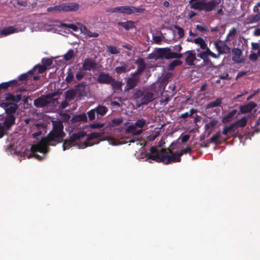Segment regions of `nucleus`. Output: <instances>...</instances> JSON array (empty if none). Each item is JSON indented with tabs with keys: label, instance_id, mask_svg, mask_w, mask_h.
<instances>
[{
	"label": "nucleus",
	"instance_id": "obj_14",
	"mask_svg": "<svg viewBox=\"0 0 260 260\" xmlns=\"http://www.w3.org/2000/svg\"><path fill=\"white\" fill-rule=\"evenodd\" d=\"M165 151V149H162L160 151H158V150L154 146H152L150 148V153H147L145 155V157L148 160H154L156 162H157L156 159H154L153 157L155 156H158L160 158V156L162 155L164 152Z\"/></svg>",
	"mask_w": 260,
	"mask_h": 260
},
{
	"label": "nucleus",
	"instance_id": "obj_55",
	"mask_svg": "<svg viewBox=\"0 0 260 260\" xmlns=\"http://www.w3.org/2000/svg\"><path fill=\"white\" fill-rule=\"evenodd\" d=\"M182 50V47L180 45H176L173 47V50L171 49V51L174 53H178L180 52Z\"/></svg>",
	"mask_w": 260,
	"mask_h": 260
},
{
	"label": "nucleus",
	"instance_id": "obj_11",
	"mask_svg": "<svg viewBox=\"0 0 260 260\" xmlns=\"http://www.w3.org/2000/svg\"><path fill=\"white\" fill-rule=\"evenodd\" d=\"M101 136V134L100 133H92L89 134L87 137L86 141L84 143L81 144V146H80V148H84L88 146H91L94 144H97L99 143V142H91L90 141L98 139Z\"/></svg>",
	"mask_w": 260,
	"mask_h": 260
},
{
	"label": "nucleus",
	"instance_id": "obj_22",
	"mask_svg": "<svg viewBox=\"0 0 260 260\" xmlns=\"http://www.w3.org/2000/svg\"><path fill=\"white\" fill-rule=\"evenodd\" d=\"M19 85L18 82L17 80L16 79L12 80L6 82H3L0 84V92L2 90H6L9 87H16Z\"/></svg>",
	"mask_w": 260,
	"mask_h": 260
},
{
	"label": "nucleus",
	"instance_id": "obj_48",
	"mask_svg": "<svg viewBox=\"0 0 260 260\" xmlns=\"http://www.w3.org/2000/svg\"><path fill=\"white\" fill-rule=\"evenodd\" d=\"M145 68H142L140 67H138L137 69L135 72L131 74V76H134L135 77H138V76L141 74V73L145 70Z\"/></svg>",
	"mask_w": 260,
	"mask_h": 260
},
{
	"label": "nucleus",
	"instance_id": "obj_63",
	"mask_svg": "<svg viewBox=\"0 0 260 260\" xmlns=\"http://www.w3.org/2000/svg\"><path fill=\"white\" fill-rule=\"evenodd\" d=\"M189 135H183L182 137H181V141L183 142V143H185L187 141H188V140H189Z\"/></svg>",
	"mask_w": 260,
	"mask_h": 260
},
{
	"label": "nucleus",
	"instance_id": "obj_64",
	"mask_svg": "<svg viewBox=\"0 0 260 260\" xmlns=\"http://www.w3.org/2000/svg\"><path fill=\"white\" fill-rule=\"evenodd\" d=\"M252 48L253 50L259 49L260 47V45L258 43H251Z\"/></svg>",
	"mask_w": 260,
	"mask_h": 260
},
{
	"label": "nucleus",
	"instance_id": "obj_31",
	"mask_svg": "<svg viewBox=\"0 0 260 260\" xmlns=\"http://www.w3.org/2000/svg\"><path fill=\"white\" fill-rule=\"evenodd\" d=\"M129 71L128 69V65L125 63H123L121 66L117 67L115 68L114 71L118 75L124 74Z\"/></svg>",
	"mask_w": 260,
	"mask_h": 260
},
{
	"label": "nucleus",
	"instance_id": "obj_58",
	"mask_svg": "<svg viewBox=\"0 0 260 260\" xmlns=\"http://www.w3.org/2000/svg\"><path fill=\"white\" fill-rule=\"evenodd\" d=\"M258 54H256L255 53H252L250 54L249 58L250 60L252 61H255L258 59Z\"/></svg>",
	"mask_w": 260,
	"mask_h": 260
},
{
	"label": "nucleus",
	"instance_id": "obj_30",
	"mask_svg": "<svg viewBox=\"0 0 260 260\" xmlns=\"http://www.w3.org/2000/svg\"><path fill=\"white\" fill-rule=\"evenodd\" d=\"M16 29L13 26L4 27L0 31L1 36H7L17 32Z\"/></svg>",
	"mask_w": 260,
	"mask_h": 260
},
{
	"label": "nucleus",
	"instance_id": "obj_1",
	"mask_svg": "<svg viewBox=\"0 0 260 260\" xmlns=\"http://www.w3.org/2000/svg\"><path fill=\"white\" fill-rule=\"evenodd\" d=\"M63 125L60 121L53 122V128L46 137L42 138L41 141L36 145H33L30 151L26 150L24 152V156L27 158L35 157L39 160H41L43 157L36 154L37 152H42L44 154L49 151V146H55L57 143L62 141L66 136L63 131Z\"/></svg>",
	"mask_w": 260,
	"mask_h": 260
},
{
	"label": "nucleus",
	"instance_id": "obj_40",
	"mask_svg": "<svg viewBox=\"0 0 260 260\" xmlns=\"http://www.w3.org/2000/svg\"><path fill=\"white\" fill-rule=\"evenodd\" d=\"M84 71L81 68L79 69V71L76 74L75 77L76 82L81 80L84 77L85 73Z\"/></svg>",
	"mask_w": 260,
	"mask_h": 260
},
{
	"label": "nucleus",
	"instance_id": "obj_25",
	"mask_svg": "<svg viewBox=\"0 0 260 260\" xmlns=\"http://www.w3.org/2000/svg\"><path fill=\"white\" fill-rule=\"evenodd\" d=\"M233 60L237 63H242L244 62L243 59H241L240 57L242 55V51L239 48H234L233 49Z\"/></svg>",
	"mask_w": 260,
	"mask_h": 260
},
{
	"label": "nucleus",
	"instance_id": "obj_27",
	"mask_svg": "<svg viewBox=\"0 0 260 260\" xmlns=\"http://www.w3.org/2000/svg\"><path fill=\"white\" fill-rule=\"evenodd\" d=\"M109 85L111 86L112 89L114 91H119L122 90V81L117 80L113 78Z\"/></svg>",
	"mask_w": 260,
	"mask_h": 260
},
{
	"label": "nucleus",
	"instance_id": "obj_53",
	"mask_svg": "<svg viewBox=\"0 0 260 260\" xmlns=\"http://www.w3.org/2000/svg\"><path fill=\"white\" fill-rule=\"evenodd\" d=\"M85 35L89 38H96L99 36V34L97 32H92L88 29Z\"/></svg>",
	"mask_w": 260,
	"mask_h": 260
},
{
	"label": "nucleus",
	"instance_id": "obj_36",
	"mask_svg": "<svg viewBox=\"0 0 260 260\" xmlns=\"http://www.w3.org/2000/svg\"><path fill=\"white\" fill-rule=\"evenodd\" d=\"M221 137V134L220 132H218L209 139L210 142L213 143L215 144H220L221 141H219V139Z\"/></svg>",
	"mask_w": 260,
	"mask_h": 260
},
{
	"label": "nucleus",
	"instance_id": "obj_23",
	"mask_svg": "<svg viewBox=\"0 0 260 260\" xmlns=\"http://www.w3.org/2000/svg\"><path fill=\"white\" fill-rule=\"evenodd\" d=\"M134 124L128 125L125 129V133L127 134H131L133 136L140 135L143 132V129H137Z\"/></svg>",
	"mask_w": 260,
	"mask_h": 260
},
{
	"label": "nucleus",
	"instance_id": "obj_33",
	"mask_svg": "<svg viewBox=\"0 0 260 260\" xmlns=\"http://www.w3.org/2000/svg\"><path fill=\"white\" fill-rule=\"evenodd\" d=\"M222 103V99L217 98L215 101L211 102L207 105V109L213 108L220 106Z\"/></svg>",
	"mask_w": 260,
	"mask_h": 260
},
{
	"label": "nucleus",
	"instance_id": "obj_35",
	"mask_svg": "<svg viewBox=\"0 0 260 260\" xmlns=\"http://www.w3.org/2000/svg\"><path fill=\"white\" fill-rule=\"evenodd\" d=\"M193 42L198 44L200 46V48L205 50L207 48V44L205 42V40L201 37H198L195 39L193 41Z\"/></svg>",
	"mask_w": 260,
	"mask_h": 260
},
{
	"label": "nucleus",
	"instance_id": "obj_44",
	"mask_svg": "<svg viewBox=\"0 0 260 260\" xmlns=\"http://www.w3.org/2000/svg\"><path fill=\"white\" fill-rule=\"evenodd\" d=\"M95 114L96 112L95 111L94 108L91 109L87 112V115L89 120L92 121L94 120L95 118Z\"/></svg>",
	"mask_w": 260,
	"mask_h": 260
},
{
	"label": "nucleus",
	"instance_id": "obj_41",
	"mask_svg": "<svg viewBox=\"0 0 260 260\" xmlns=\"http://www.w3.org/2000/svg\"><path fill=\"white\" fill-rule=\"evenodd\" d=\"M107 50L112 54H118L120 53V50L114 46L109 45L107 46Z\"/></svg>",
	"mask_w": 260,
	"mask_h": 260
},
{
	"label": "nucleus",
	"instance_id": "obj_3",
	"mask_svg": "<svg viewBox=\"0 0 260 260\" xmlns=\"http://www.w3.org/2000/svg\"><path fill=\"white\" fill-rule=\"evenodd\" d=\"M133 99L136 106L140 108L152 102L155 99V95L148 89L137 88L133 94Z\"/></svg>",
	"mask_w": 260,
	"mask_h": 260
},
{
	"label": "nucleus",
	"instance_id": "obj_8",
	"mask_svg": "<svg viewBox=\"0 0 260 260\" xmlns=\"http://www.w3.org/2000/svg\"><path fill=\"white\" fill-rule=\"evenodd\" d=\"M86 136V134L83 131H80L77 133L73 134L69 139L65 140L62 145L63 150L65 151L72 146L76 145L75 142L84 138Z\"/></svg>",
	"mask_w": 260,
	"mask_h": 260
},
{
	"label": "nucleus",
	"instance_id": "obj_12",
	"mask_svg": "<svg viewBox=\"0 0 260 260\" xmlns=\"http://www.w3.org/2000/svg\"><path fill=\"white\" fill-rule=\"evenodd\" d=\"M0 107L5 110L7 115H14L18 109V105L16 104L9 102L1 103Z\"/></svg>",
	"mask_w": 260,
	"mask_h": 260
},
{
	"label": "nucleus",
	"instance_id": "obj_4",
	"mask_svg": "<svg viewBox=\"0 0 260 260\" xmlns=\"http://www.w3.org/2000/svg\"><path fill=\"white\" fill-rule=\"evenodd\" d=\"M181 53H176L171 51L170 48H158L155 52L149 54L147 58L149 59L157 60L158 59L181 58Z\"/></svg>",
	"mask_w": 260,
	"mask_h": 260
},
{
	"label": "nucleus",
	"instance_id": "obj_61",
	"mask_svg": "<svg viewBox=\"0 0 260 260\" xmlns=\"http://www.w3.org/2000/svg\"><path fill=\"white\" fill-rule=\"evenodd\" d=\"M197 15L198 14L197 13H196L192 11H190L188 13L187 16L189 19H191L192 18H193L194 16H197Z\"/></svg>",
	"mask_w": 260,
	"mask_h": 260
},
{
	"label": "nucleus",
	"instance_id": "obj_60",
	"mask_svg": "<svg viewBox=\"0 0 260 260\" xmlns=\"http://www.w3.org/2000/svg\"><path fill=\"white\" fill-rule=\"evenodd\" d=\"M217 120L213 119L211 120L208 123H207V125H209L210 127H213L217 124Z\"/></svg>",
	"mask_w": 260,
	"mask_h": 260
},
{
	"label": "nucleus",
	"instance_id": "obj_39",
	"mask_svg": "<svg viewBox=\"0 0 260 260\" xmlns=\"http://www.w3.org/2000/svg\"><path fill=\"white\" fill-rule=\"evenodd\" d=\"M134 124V125H135L137 127V128H139V129H142L143 127L146 125V120L143 118L138 119Z\"/></svg>",
	"mask_w": 260,
	"mask_h": 260
},
{
	"label": "nucleus",
	"instance_id": "obj_34",
	"mask_svg": "<svg viewBox=\"0 0 260 260\" xmlns=\"http://www.w3.org/2000/svg\"><path fill=\"white\" fill-rule=\"evenodd\" d=\"M33 75V70H30L26 73L22 74L18 77L20 81H27L29 80Z\"/></svg>",
	"mask_w": 260,
	"mask_h": 260
},
{
	"label": "nucleus",
	"instance_id": "obj_52",
	"mask_svg": "<svg viewBox=\"0 0 260 260\" xmlns=\"http://www.w3.org/2000/svg\"><path fill=\"white\" fill-rule=\"evenodd\" d=\"M260 20V15L256 14L255 15H252L250 18V22L253 23L256 22Z\"/></svg>",
	"mask_w": 260,
	"mask_h": 260
},
{
	"label": "nucleus",
	"instance_id": "obj_10",
	"mask_svg": "<svg viewBox=\"0 0 260 260\" xmlns=\"http://www.w3.org/2000/svg\"><path fill=\"white\" fill-rule=\"evenodd\" d=\"M225 40L222 41L217 40L214 42V46L218 52L219 56L223 54H229L231 52V48L226 45Z\"/></svg>",
	"mask_w": 260,
	"mask_h": 260
},
{
	"label": "nucleus",
	"instance_id": "obj_56",
	"mask_svg": "<svg viewBox=\"0 0 260 260\" xmlns=\"http://www.w3.org/2000/svg\"><path fill=\"white\" fill-rule=\"evenodd\" d=\"M104 123H92L90 124V127L91 128H102L104 126Z\"/></svg>",
	"mask_w": 260,
	"mask_h": 260
},
{
	"label": "nucleus",
	"instance_id": "obj_62",
	"mask_svg": "<svg viewBox=\"0 0 260 260\" xmlns=\"http://www.w3.org/2000/svg\"><path fill=\"white\" fill-rule=\"evenodd\" d=\"M66 25L68 28L72 29L74 31H77L78 30V27L75 24H70Z\"/></svg>",
	"mask_w": 260,
	"mask_h": 260
},
{
	"label": "nucleus",
	"instance_id": "obj_59",
	"mask_svg": "<svg viewBox=\"0 0 260 260\" xmlns=\"http://www.w3.org/2000/svg\"><path fill=\"white\" fill-rule=\"evenodd\" d=\"M196 29L201 32H207L208 31V29L206 27L201 25H197Z\"/></svg>",
	"mask_w": 260,
	"mask_h": 260
},
{
	"label": "nucleus",
	"instance_id": "obj_2",
	"mask_svg": "<svg viewBox=\"0 0 260 260\" xmlns=\"http://www.w3.org/2000/svg\"><path fill=\"white\" fill-rule=\"evenodd\" d=\"M221 2V0H190L189 4L192 9L209 12L214 10Z\"/></svg>",
	"mask_w": 260,
	"mask_h": 260
},
{
	"label": "nucleus",
	"instance_id": "obj_54",
	"mask_svg": "<svg viewBox=\"0 0 260 260\" xmlns=\"http://www.w3.org/2000/svg\"><path fill=\"white\" fill-rule=\"evenodd\" d=\"M254 132L258 133L260 132V118L256 121L253 127Z\"/></svg>",
	"mask_w": 260,
	"mask_h": 260
},
{
	"label": "nucleus",
	"instance_id": "obj_50",
	"mask_svg": "<svg viewBox=\"0 0 260 260\" xmlns=\"http://www.w3.org/2000/svg\"><path fill=\"white\" fill-rule=\"evenodd\" d=\"M42 63L43 66H46V67L50 66L52 63V60L49 58H43L42 59Z\"/></svg>",
	"mask_w": 260,
	"mask_h": 260
},
{
	"label": "nucleus",
	"instance_id": "obj_43",
	"mask_svg": "<svg viewBox=\"0 0 260 260\" xmlns=\"http://www.w3.org/2000/svg\"><path fill=\"white\" fill-rule=\"evenodd\" d=\"M135 63L138 67L146 68V64L144 62L143 58L139 57L135 61Z\"/></svg>",
	"mask_w": 260,
	"mask_h": 260
},
{
	"label": "nucleus",
	"instance_id": "obj_19",
	"mask_svg": "<svg viewBox=\"0 0 260 260\" xmlns=\"http://www.w3.org/2000/svg\"><path fill=\"white\" fill-rule=\"evenodd\" d=\"M256 107L257 104L253 102H250L246 105H241L239 107L238 114L251 112Z\"/></svg>",
	"mask_w": 260,
	"mask_h": 260
},
{
	"label": "nucleus",
	"instance_id": "obj_26",
	"mask_svg": "<svg viewBox=\"0 0 260 260\" xmlns=\"http://www.w3.org/2000/svg\"><path fill=\"white\" fill-rule=\"evenodd\" d=\"M96 112L97 118L105 115L108 111V109L105 106L100 105L94 108Z\"/></svg>",
	"mask_w": 260,
	"mask_h": 260
},
{
	"label": "nucleus",
	"instance_id": "obj_45",
	"mask_svg": "<svg viewBox=\"0 0 260 260\" xmlns=\"http://www.w3.org/2000/svg\"><path fill=\"white\" fill-rule=\"evenodd\" d=\"M182 64V62L179 60H175L171 62L169 66V70H173L174 68L178 66L181 65Z\"/></svg>",
	"mask_w": 260,
	"mask_h": 260
},
{
	"label": "nucleus",
	"instance_id": "obj_17",
	"mask_svg": "<svg viewBox=\"0 0 260 260\" xmlns=\"http://www.w3.org/2000/svg\"><path fill=\"white\" fill-rule=\"evenodd\" d=\"M113 78L109 73L102 72L99 74L97 81L100 84H110Z\"/></svg>",
	"mask_w": 260,
	"mask_h": 260
},
{
	"label": "nucleus",
	"instance_id": "obj_15",
	"mask_svg": "<svg viewBox=\"0 0 260 260\" xmlns=\"http://www.w3.org/2000/svg\"><path fill=\"white\" fill-rule=\"evenodd\" d=\"M51 98L49 95H41L34 100V105L38 108H42L47 106L51 102Z\"/></svg>",
	"mask_w": 260,
	"mask_h": 260
},
{
	"label": "nucleus",
	"instance_id": "obj_13",
	"mask_svg": "<svg viewBox=\"0 0 260 260\" xmlns=\"http://www.w3.org/2000/svg\"><path fill=\"white\" fill-rule=\"evenodd\" d=\"M140 81V78L139 77H135L131 76L126 79V85L124 87V91H128L131 89L134 88L138 84Z\"/></svg>",
	"mask_w": 260,
	"mask_h": 260
},
{
	"label": "nucleus",
	"instance_id": "obj_51",
	"mask_svg": "<svg viewBox=\"0 0 260 260\" xmlns=\"http://www.w3.org/2000/svg\"><path fill=\"white\" fill-rule=\"evenodd\" d=\"M192 151L191 150V148L190 147H187L185 149H182L180 153H179L178 154H179V156L180 157L182 156V155H183L184 154H186V153H190V154H191Z\"/></svg>",
	"mask_w": 260,
	"mask_h": 260
},
{
	"label": "nucleus",
	"instance_id": "obj_7",
	"mask_svg": "<svg viewBox=\"0 0 260 260\" xmlns=\"http://www.w3.org/2000/svg\"><path fill=\"white\" fill-rule=\"evenodd\" d=\"M153 158L157 159V162H162L165 165L181 161V157L179 156V154L178 153H174L170 148H168V150L165 149L162 155L160 156L161 158L158 156H155Z\"/></svg>",
	"mask_w": 260,
	"mask_h": 260
},
{
	"label": "nucleus",
	"instance_id": "obj_28",
	"mask_svg": "<svg viewBox=\"0 0 260 260\" xmlns=\"http://www.w3.org/2000/svg\"><path fill=\"white\" fill-rule=\"evenodd\" d=\"M238 111L236 109H234L230 112L226 116H224L222 118V121L223 123H228L232 121L234 116L236 115Z\"/></svg>",
	"mask_w": 260,
	"mask_h": 260
},
{
	"label": "nucleus",
	"instance_id": "obj_16",
	"mask_svg": "<svg viewBox=\"0 0 260 260\" xmlns=\"http://www.w3.org/2000/svg\"><path fill=\"white\" fill-rule=\"evenodd\" d=\"M96 65L94 60L90 58H86L83 60L82 65L80 68L84 71H91L96 69Z\"/></svg>",
	"mask_w": 260,
	"mask_h": 260
},
{
	"label": "nucleus",
	"instance_id": "obj_42",
	"mask_svg": "<svg viewBox=\"0 0 260 260\" xmlns=\"http://www.w3.org/2000/svg\"><path fill=\"white\" fill-rule=\"evenodd\" d=\"M123 121L122 117H120L112 119L111 121V125L112 126H118L120 125Z\"/></svg>",
	"mask_w": 260,
	"mask_h": 260
},
{
	"label": "nucleus",
	"instance_id": "obj_6",
	"mask_svg": "<svg viewBox=\"0 0 260 260\" xmlns=\"http://www.w3.org/2000/svg\"><path fill=\"white\" fill-rule=\"evenodd\" d=\"M145 11V9L142 8H136L134 6H119L114 8H108L106 9L107 13H119L126 15H131L135 13H143Z\"/></svg>",
	"mask_w": 260,
	"mask_h": 260
},
{
	"label": "nucleus",
	"instance_id": "obj_24",
	"mask_svg": "<svg viewBox=\"0 0 260 260\" xmlns=\"http://www.w3.org/2000/svg\"><path fill=\"white\" fill-rule=\"evenodd\" d=\"M21 95L17 94L16 95H13L11 93H7L5 95V101L9 102L11 101L12 103H15L17 104L21 100Z\"/></svg>",
	"mask_w": 260,
	"mask_h": 260
},
{
	"label": "nucleus",
	"instance_id": "obj_18",
	"mask_svg": "<svg viewBox=\"0 0 260 260\" xmlns=\"http://www.w3.org/2000/svg\"><path fill=\"white\" fill-rule=\"evenodd\" d=\"M88 91V88L87 85L84 82L78 84L75 89L76 94L80 97L86 96Z\"/></svg>",
	"mask_w": 260,
	"mask_h": 260
},
{
	"label": "nucleus",
	"instance_id": "obj_57",
	"mask_svg": "<svg viewBox=\"0 0 260 260\" xmlns=\"http://www.w3.org/2000/svg\"><path fill=\"white\" fill-rule=\"evenodd\" d=\"M197 56L198 57H200V58H202V59H203L204 61H205L206 60H208V57H207L206 56V53L204 51H203L200 53H198Z\"/></svg>",
	"mask_w": 260,
	"mask_h": 260
},
{
	"label": "nucleus",
	"instance_id": "obj_9",
	"mask_svg": "<svg viewBox=\"0 0 260 260\" xmlns=\"http://www.w3.org/2000/svg\"><path fill=\"white\" fill-rule=\"evenodd\" d=\"M55 9L58 11L72 12L77 11L79 8V6L75 3H66L55 6Z\"/></svg>",
	"mask_w": 260,
	"mask_h": 260
},
{
	"label": "nucleus",
	"instance_id": "obj_46",
	"mask_svg": "<svg viewBox=\"0 0 260 260\" xmlns=\"http://www.w3.org/2000/svg\"><path fill=\"white\" fill-rule=\"evenodd\" d=\"M206 51H204L206 53V56L208 57V56H210L213 58H218L219 55H216L213 52H212L209 48L207 47V48L205 49Z\"/></svg>",
	"mask_w": 260,
	"mask_h": 260
},
{
	"label": "nucleus",
	"instance_id": "obj_37",
	"mask_svg": "<svg viewBox=\"0 0 260 260\" xmlns=\"http://www.w3.org/2000/svg\"><path fill=\"white\" fill-rule=\"evenodd\" d=\"M47 70V67L46 66H43V64H37L34 67V68L31 70H33V74H34V72L38 71L39 73H43Z\"/></svg>",
	"mask_w": 260,
	"mask_h": 260
},
{
	"label": "nucleus",
	"instance_id": "obj_38",
	"mask_svg": "<svg viewBox=\"0 0 260 260\" xmlns=\"http://www.w3.org/2000/svg\"><path fill=\"white\" fill-rule=\"evenodd\" d=\"M75 55L74 51L70 49L68 51L63 55V59L66 61H69L72 59Z\"/></svg>",
	"mask_w": 260,
	"mask_h": 260
},
{
	"label": "nucleus",
	"instance_id": "obj_20",
	"mask_svg": "<svg viewBox=\"0 0 260 260\" xmlns=\"http://www.w3.org/2000/svg\"><path fill=\"white\" fill-rule=\"evenodd\" d=\"M187 56L185 59V63L190 66H194L197 62L200 61V59L197 58L196 54L192 52V51H187L185 53Z\"/></svg>",
	"mask_w": 260,
	"mask_h": 260
},
{
	"label": "nucleus",
	"instance_id": "obj_29",
	"mask_svg": "<svg viewBox=\"0 0 260 260\" xmlns=\"http://www.w3.org/2000/svg\"><path fill=\"white\" fill-rule=\"evenodd\" d=\"M65 80L68 83H75L76 81L74 77V73L71 68H69L67 73Z\"/></svg>",
	"mask_w": 260,
	"mask_h": 260
},
{
	"label": "nucleus",
	"instance_id": "obj_47",
	"mask_svg": "<svg viewBox=\"0 0 260 260\" xmlns=\"http://www.w3.org/2000/svg\"><path fill=\"white\" fill-rule=\"evenodd\" d=\"M174 27L177 30V33L179 38H182L184 36V31L182 27L178 25H174Z\"/></svg>",
	"mask_w": 260,
	"mask_h": 260
},
{
	"label": "nucleus",
	"instance_id": "obj_49",
	"mask_svg": "<svg viewBox=\"0 0 260 260\" xmlns=\"http://www.w3.org/2000/svg\"><path fill=\"white\" fill-rule=\"evenodd\" d=\"M236 33L237 29L235 27H233L228 33L225 39V41H228L229 40L230 37L235 36Z\"/></svg>",
	"mask_w": 260,
	"mask_h": 260
},
{
	"label": "nucleus",
	"instance_id": "obj_5",
	"mask_svg": "<svg viewBox=\"0 0 260 260\" xmlns=\"http://www.w3.org/2000/svg\"><path fill=\"white\" fill-rule=\"evenodd\" d=\"M250 117V116L247 117L245 116L229 126L225 125L223 128L222 134L227 137L223 140V141H226L231 137L233 136V134L232 133L235 132L234 129L235 127H245L247 123L248 118Z\"/></svg>",
	"mask_w": 260,
	"mask_h": 260
},
{
	"label": "nucleus",
	"instance_id": "obj_21",
	"mask_svg": "<svg viewBox=\"0 0 260 260\" xmlns=\"http://www.w3.org/2000/svg\"><path fill=\"white\" fill-rule=\"evenodd\" d=\"M16 117L14 115H7L5 117L3 121V125L4 127L9 129L13 125L15 124Z\"/></svg>",
	"mask_w": 260,
	"mask_h": 260
},
{
	"label": "nucleus",
	"instance_id": "obj_32",
	"mask_svg": "<svg viewBox=\"0 0 260 260\" xmlns=\"http://www.w3.org/2000/svg\"><path fill=\"white\" fill-rule=\"evenodd\" d=\"M118 25L122 26L126 30L135 27L134 22L131 20L124 22H119L118 23Z\"/></svg>",
	"mask_w": 260,
	"mask_h": 260
}]
</instances>
